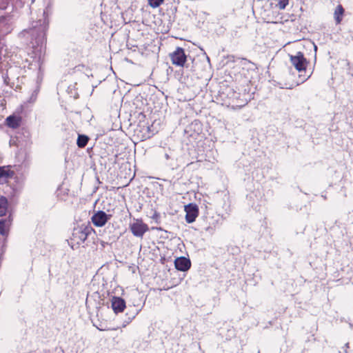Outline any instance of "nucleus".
I'll use <instances>...</instances> for the list:
<instances>
[{
	"instance_id": "13",
	"label": "nucleus",
	"mask_w": 353,
	"mask_h": 353,
	"mask_svg": "<svg viewBox=\"0 0 353 353\" xmlns=\"http://www.w3.org/2000/svg\"><path fill=\"white\" fill-rule=\"evenodd\" d=\"M12 210L8 209V201L4 196H0V217L6 216Z\"/></svg>"
},
{
	"instance_id": "15",
	"label": "nucleus",
	"mask_w": 353,
	"mask_h": 353,
	"mask_svg": "<svg viewBox=\"0 0 353 353\" xmlns=\"http://www.w3.org/2000/svg\"><path fill=\"white\" fill-rule=\"evenodd\" d=\"M344 11V8L341 4L336 6L334 13V18L336 24H340L341 22L342 21Z\"/></svg>"
},
{
	"instance_id": "11",
	"label": "nucleus",
	"mask_w": 353,
	"mask_h": 353,
	"mask_svg": "<svg viewBox=\"0 0 353 353\" xmlns=\"http://www.w3.org/2000/svg\"><path fill=\"white\" fill-rule=\"evenodd\" d=\"M14 175V172L10 170L6 167H0V184H4L8 179H12Z\"/></svg>"
},
{
	"instance_id": "10",
	"label": "nucleus",
	"mask_w": 353,
	"mask_h": 353,
	"mask_svg": "<svg viewBox=\"0 0 353 353\" xmlns=\"http://www.w3.org/2000/svg\"><path fill=\"white\" fill-rule=\"evenodd\" d=\"M111 304L112 308L116 314L122 312L126 307L125 300L118 296L112 297Z\"/></svg>"
},
{
	"instance_id": "23",
	"label": "nucleus",
	"mask_w": 353,
	"mask_h": 353,
	"mask_svg": "<svg viewBox=\"0 0 353 353\" xmlns=\"http://www.w3.org/2000/svg\"><path fill=\"white\" fill-rule=\"evenodd\" d=\"M157 230H163L161 228H156Z\"/></svg>"
},
{
	"instance_id": "22",
	"label": "nucleus",
	"mask_w": 353,
	"mask_h": 353,
	"mask_svg": "<svg viewBox=\"0 0 353 353\" xmlns=\"http://www.w3.org/2000/svg\"><path fill=\"white\" fill-rule=\"evenodd\" d=\"M345 347H346V348H348V347H349V343H347L345 345Z\"/></svg>"
},
{
	"instance_id": "7",
	"label": "nucleus",
	"mask_w": 353,
	"mask_h": 353,
	"mask_svg": "<svg viewBox=\"0 0 353 353\" xmlns=\"http://www.w3.org/2000/svg\"><path fill=\"white\" fill-rule=\"evenodd\" d=\"M185 221L188 223H193L199 215V208L196 204L189 203L185 206Z\"/></svg>"
},
{
	"instance_id": "2",
	"label": "nucleus",
	"mask_w": 353,
	"mask_h": 353,
	"mask_svg": "<svg viewBox=\"0 0 353 353\" xmlns=\"http://www.w3.org/2000/svg\"><path fill=\"white\" fill-rule=\"evenodd\" d=\"M92 230L91 227L85 225L74 228L72 236L70 241H68L71 248L74 250L83 243Z\"/></svg>"
},
{
	"instance_id": "20",
	"label": "nucleus",
	"mask_w": 353,
	"mask_h": 353,
	"mask_svg": "<svg viewBox=\"0 0 353 353\" xmlns=\"http://www.w3.org/2000/svg\"><path fill=\"white\" fill-rule=\"evenodd\" d=\"M160 217V215L159 213H157L155 212L153 216H152V219H154V220H156V221H157L158 219H159Z\"/></svg>"
},
{
	"instance_id": "6",
	"label": "nucleus",
	"mask_w": 353,
	"mask_h": 353,
	"mask_svg": "<svg viewBox=\"0 0 353 353\" xmlns=\"http://www.w3.org/2000/svg\"><path fill=\"white\" fill-rule=\"evenodd\" d=\"M112 217V214H107L102 210H99L92 216V221L97 227H102L105 225L108 220Z\"/></svg>"
},
{
	"instance_id": "16",
	"label": "nucleus",
	"mask_w": 353,
	"mask_h": 353,
	"mask_svg": "<svg viewBox=\"0 0 353 353\" xmlns=\"http://www.w3.org/2000/svg\"><path fill=\"white\" fill-rule=\"evenodd\" d=\"M88 140L89 139L86 135L79 134L77 144L79 148H84L87 145Z\"/></svg>"
},
{
	"instance_id": "24",
	"label": "nucleus",
	"mask_w": 353,
	"mask_h": 353,
	"mask_svg": "<svg viewBox=\"0 0 353 353\" xmlns=\"http://www.w3.org/2000/svg\"><path fill=\"white\" fill-rule=\"evenodd\" d=\"M307 78H308V77H307V78H304V79L302 80V82H304L305 80H307Z\"/></svg>"
},
{
	"instance_id": "25",
	"label": "nucleus",
	"mask_w": 353,
	"mask_h": 353,
	"mask_svg": "<svg viewBox=\"0 0 353 353\" xmlns=\"http://www.w3.org/2000/svg\"><path fill=\"white\" fill-rule=\"evenodd\" d=\"M322 197H323V199H327V197H326V196H325V195H322Z\"/></svg>"
},
{
	"instance_id": "14",
	"label": "nucleus",
	"mask_w": 353,
	"mask_h": 353,
	"mask_svg": "<svg viewBox=\"0 0 353 353\" xmlns=\"http://www.w3.org/2000/svg\"><path fill=\"white\" fill-rule=\"evenodd\" d=\"M229 94H232V105H236V106H239V107H243L244 105H245L247 104V101L246 100H241V101H239V93H237L236 92H234L232 89H230L229 90V92H228Z\"/></svg>"
},
{
	"instance_id": "1",
	"label": "nucleus",
	"mask_w": 353,
	"mask_h": 353,
	"mask_svg": "<svg viewBox=\"0 0 353 353\" xmlns=\"http://www.w3.org/2000/svg\"><path fill=\"white\" fill-rule=\"evenodd\" d=\"M41 22L39 21V23ZM46 26L44 25L39 24L30 28L29 30H23L21 34L25 35L26 34H30L32 37V41H30V48L32 49V52H28V54H31V57L36 60V62L39 63L41 54L43 52L46 46Z\"/></svg>"
},
{
	"instance_id": "4",
	"label": "nucleus",
	"mask_w": 353,
	"mask_h": 353,
	"mask_svg": "<svg viewBox=\"0 0 353 353\" xmlns=\"http://www.w3.org/2000/svg\"><path fill=\"white\" fill-rule=\"evenodd\" d=\"M130 230L134 236L142 238L148 230V226L141 219H136L133 223L130 225Z\"/></svg>"
},
{
	"instance_id": "3",
	"label": "nucleus",
	"mask_w": 353,
	"mask_h": 353,
	"mask_svg": "<svg viewBox=\"0 0 353 353\" xmlns=\"http://www.w3.org/2000/svg\"><path fill=\"white\" fill-rule=\"evenodd\" d=\"M170 57L172 64L176 66L183 67L187 60L184 49L181 47H177L173 52L170 54Z\"/></svg>"
},
{
	"instance_id": "18",
	"label": "nucleus",
	"mask_w": 353,
	"mask_h": 353,
	"mask_svg": "<svg viewBox=\"0 0 353 353\" xmlns=\"http://www.w3.org/2000/svg\"><path fill=\"white\" fill-rule=\"evenodd\" d=\"M137 312H133L132 314L127 313L126 315L128 316V321L124 322L123 327L126 326L137 315Z\"/></svg>"
},
{
	"instance_id": "5",
	"label": "nucleus",
	"mask_w": 353,
	"mask_h": 353,
	"mask_svg": "<svg viewBox=\"0 0 353 353\" xmlns=\"http://www.w3.org/2000/svg\"><path fill=\"white\" fill-rule=\"evenodd\" d=\"M290 61L294 68L299 72L305 70L308 63L301 52H298L296 55L290 56Z\"/></svg>"
},
{
	"instance_id": "9",
	"label": "nucleus",
	"mask_w": 353,
	"mask_h": 353,
	"mask_svg": "<svg viewBox=\"0 0 353 353\" xmlns=\"http://www.w3.org/2000/svg\"><path fill=\"white\" fill-rule=\"evenodd\" d=\"M174 266L176 270L185 272L191 267V262L189 259L185 256H181L175 259Z\"/></svg>"
},
{
	"instance_id": "19",
	"label": "nucleus",
	"mask_w": 353,
	"mask_h": 353,
	"mask_svg": "<svg viewBox=\"0 0 353 353\" xmlns=\"http://www.w3.org/2000/svg\"><path fill=\"white\" fill-rule=\"evenodd\" d=\"M21 192V188H13L12 189V196H15V195H17L20 193Z\"/></svg>"
},
{
	"instance_id": "8",
	"label": "nucleus",
	"mask_w": 353,
	"mask_h": 353,
	"mask_svg": "<svg viewBox=\"0 0 353 353\" xmlns=\"http://www.w3.org/2000/svg\"><path fill=\"white\" fill-rule=\"evenodd\" d=\"M13 221L12 212H10L6 218L0 219V234L7 236Z\"/></svg>"
},
{
	"instance_id": "17",
	"label": "nucleus",
	"mask_w": 353,
	"mask_h": 353,
	"mask_svg": "<svg viewBox=\"0 0 353 353\" xmlns=\"http://www.w3.org/2000/svg\"><path fill=\"white\" fill-rule=\"evenodd\" d=\"M164 0H148V4L152 8L159 7Z\"/></svg>"
},
{
	"instance_id": "21",
	"label": "nucleus",
	"mask_w": 353,
	"mask_h": 353,
	"mask_svg": "<svg viewBox=\"0 0 353 353\" xmlns=\"http://www.w3.org/2000/svg\"><path fill=\"white\" fill-rule=\"evenodd\" d=\"M6 16H1L0 17V23H4L6 21Z\"/></svg>"
},
{
	"instance_id": "12",
	"label": "nucleus",
	"mask_w": 353,
	"mask_h": 353,
	"mask_svg": "<svg viewBox=\"0 0 353 353\" xmlns=\"http://www.w3.org/2000/svg\"><path fill=\"white\" fill-rule=\"evenodd\" d=\"M6 125L12 129H16L20 126L22 122V118L20 116L10 115L6 118Z\"/></svg>"
}]
</instances>
